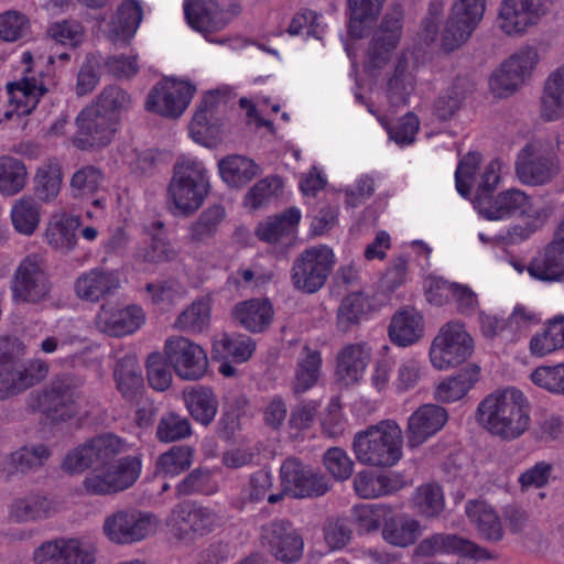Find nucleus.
Here are the masks:
<instances>
[{
  "instance_id": "nucleus-1",
  "label": "nucleus",
  "mask_w": 564,
  "mask_h": 564,
  "mask_svg": "<svg viewBox=\"0 0 564 564\" xmlns=\"http://www.w3.org/2000/svg\"><path fill=\"white\" fill-rule=\"evenodd\" d=\"M124 449L122 440L113 434H102L87 441L70 451L62 463V468L68 473H82L91 468L83 481V487L89 495L106 496L117 494L115 479L107 466Z\"/></svg>"
},
{
  "instance_id": "nucleus-2",
  "label": "nucleus",
  "mask_w": 564,
  "mask_h": 564,
  "mask_svg": "<svg viewBox=\"0 0 564 564\" xmlns=\"http://www.w3.org/2000/svg\"><path fill=\"white\" fill-rule=\"evenodd\" d=\"M530 402L514 387L496 390L486 395L477 406V423L503 441H514L530 426Z\"/></svg>"
},
{
  "instance_id": "nucleus-3",
  "label": "nucleus",
  "mask_w": 564,
  "mask_h": 564,
  "mask_svg": "<svg viewBox=\"0 0 564 564\" xmlns=\"http://www.w3.org/2000/svg\"><path fill=\"white\" fill-rule=\"evenodd\" d=\"M352 449L362 465L391 467L402 457V431L394 421H380L355 435Z\"/></svg>"
},
{
  "instance_id": "nucleus-4",
  "label": "nucleus",
  "mask_w": 564,
  "mask_h": 564,
  "mask_svg": "<svg viewBox=\"0 0 564 564\" xmlns=\"http://www.w3.org/2000/svg\"><path fill=\"white\" fill-rule=\"evenodd\" d=\"M209 189L207 171L202 162L195 160L176 162L167 186V195L183 215L197 210Z\"/></svg>"
},
{
  "instance_id": "nucleus-5",
  "label": "nucleus",
  "mask_w": 564,
  "mask_h": 564,
  "mask_svg": "<svg viewBox=\"0 0 564 564\" xmlns=\"http://www.w3.org/2000/svg\"><path fill=\"white\" fill-rule=\"evenodd\" d=\"M333 250L318 245L303 250L293 261L291 282L296 291L314 294L326 284L335 265Z\"/></svg>"
},
{
  "instance_id": "nucleus-6",
  "label": "nucleus",
  "mask_w": 564,
  "mask_h": 564,
  "mask_svg": "<svg viewBox=\"0 0 564 564\" xmlns=\"http://www.w3.org/2000/svg\"><path fill=\"white\" fill-rule=\"evenodd\" d=\"M474 351V340L466 332L464 324L448 322L441 327L432 341L430 358L432 365L440 370L460 365Z\"/></svg>"
},
{
  "instance_id": "nucleus-7",
  "label": "nucleus",
  "mask_w": 564,
  "mask_h": 564,
  "mask_svg": "<svg viewBox=\"0 0 564 564\" xmlns=\"http://www.w3.org/2000/svg\"><path fill=\"white\" fill-rule=\"evenodd\" d=\"M259 540L268 554L283 564H295L303 556V536L289 519H273L261 525Z\"/></svg>"
},
{
  "instance_id": "nucleus-8",
  "label": "nucleus",
  "mask_w": 564,
  "mask_h": 564,
  "mask_svg": "<svg viewBox=\"0 0 564 564\" xmlns=\"http://www.w3.org/2000/svg\"><path fill=\"white\" fill-rule=\"evenodd\" d=\"M486 10V0H457L451 10L442 33L444 52L459 48L470 37Z\"/></svg>"
},
{
  "instance_id": "nucleus-9",
  "label": "nucleus",
  "mask_w": 564,
  "mask_h": 564,
  "mask_svg": "<svg viewBox=\"0 0 564 564\" xmlns=\"http://www.w3.org/2000/svg\"><path fill=\"white\" fill-rule=\"evenodd\" d=\"M155 525V517L152 513L135 508H127L107 516L102 530L112 543L132 544L153 533Z\"/></svg>"
},
{
  "instance_id": "nucleus-10",
  "label": "nucleus",
  "mask_w": 564,
  "mask_h": 564,
  "mask_svg": "<svg viewBox=\"0 0 564 564\" xmlns=\"http://www.w3.org/2000/svg\"><path fill=\"white\" fill-rule=\"evenodd\" d=\"M82 381L70 375L58 376L37 397L39 411L52 422H66L76 414L75 399Z\"/></svg>"
},
{
  "instance_id": "nucleus-11",
  "label": "nucleus",
  "mask_w": 564,
  "mask_h": 564,
  "mask_svg": "<svg viewBox=\"0 0 564 564\" xmlns=\"http://www.w3.org/2000/svg\"><path fill=\"white\" fill-rule=\"evenodd\" d=\"M555 0H503L499 10L501 30L509 36H521L549 14Z\"/></svg>"
},
{
  "instance_id": "nucleus-12",
  "label": "nucleus",
  "mask_w": 564,
  "mask_h": 564,
  "mask_svg": "<svg viewBox=\"0 0 564 564\" xmlns=\"http://www.w3.org/2000/svg\"><path fill=\"white\" fill-rule=\"evenodd\" d=\"M164 356L175 373L184 380H199L208 369L202 346L184 336H171L164 343Z\"/></svg>"
},
{
  "instance_id": "nucleus-13",
  "label": "nucleus",
  "mask_w": 564,
  "mask_h": 564,
  "mask_svg": "<svg viewBox=\"0 0 564 564\" xmlns=\"http://www.w3.org/2000/svg\"><path fill=\"white\" fill-rule=\"evenodd\" d=\"M284 492L292 498H317L330 490L328 478L305 466L300 459L286 458L280 468Z\"/></svg>"
},
{
  "instance_id": "nucleus-14",
  "label": "nucleus",
  "mask_w": 564,
  "mask_h": 564,
  "mask_svg": "<svg viewBox=\"0 0 564 564\" xmlns=\"http://www.w3.org/2000/svg\"><path fill=\"white\" fill-rule=\"evenodd\" d=\"M402 20L403 11L399 4L383 17L367 50L364 63L367 73L379 70L388 63L391 52L400 41Z\"/></svg>"
},
{
  "instance_id": "nucleus-15",
  "label": "nucleus",
  "mask_w": 564,
  "mask_h": 564,
  "mask_svg": "<svg viewBox=\"0 0 564 564\" xmlns=\"http://www.w3.org/2000/svg\"><path fill=\"white\" fill-rule=\"evenodd\" d=\"M196 88L188 82L166 79L149 93L145 108L166 118L176 119L188 107Z\"/></svg>"
},
{
  "instance_id": "nucleus-16",
  "label": "nucleus",
  "mask_w": 564,
  "mask_h": 564,
  "mask_svg": "<svg viewBox=\"0 0 564 564\" xmlns=\"http://www.w3.org/2000/svg\"><path fill=\"white\" fill-rule=\"evenodd\" d=\"M216 521L217 517L210 509L192 502H182L172 510L170 524L173 535L188 545L197 538L212 532Z\"/></svg>"
},
{
  "instance_id": "nucleus-17",
  "label": "nucleus",
  "mask_w": 564,
  "mask_h": 564,
  "mask_svg": "<svg viewBox=\"0 0 564 564\" xmlns=\"http://www.w3.org/2000/svg\"><path fill=\"white\" fill-rule=\"evenodd\" d=\"M539 61L538 51L527 47L510 56L489 79L491 93L498 98H506L523 84Z\"/></svg>"
},
{
  "instance_id": "nucleus-18",
  "label": "nucleus",
  "mask_w": 564,
  "mask_h": 564,
  "mask_svg": "<svg viewBox=\"0 0 564 564\" xmlns=\"http://www.w3.org/2000/svg\"><path fill=\"white\" fill-rule=\"evenodd\" d=\"M76 124L73 143L77 149L87 151L108 145L118 123L90 105L79 112Z\"/></svg>"
},
{
  "instance_id": "nucleus-19",
  "label": "nucleus",
  "mask_w": 564,
  "mask_h": 564,
  "mask_svg": "<svg viewBox=\"0 0 564 564\" xmlns=\"http://www.w3.org/2000/svg\"><path fill=\"white\" fill-rule=\"evenodd\" d=\"M47 275L36 256H29L15 270L12 282V295L15 302L40 303L50 293Z\"/></svg>"
},
{
  "instance_id": "nucleus-20",
  "label": "nucleus",
  "mask_w": 564,
  "mask_h": 564,
  "mask_svg": "<svg viewBox=\"0 0 564 564\" xmlns=\"http://www.w3.org/2000/svg\"><path fill=\"white\" fill-rule=\"evenodd\" d=\"M516 173L523 184L542 185L555 174L554 155L539 140L528 143L518 154Z\"/></svg>"
},
{
  "instance_id": "nucleus-21",
  "label": "nucleus",
  "mask_w": 564,
  "mask_h": 564,
  "mask_svg": "<svg viewBox=\"0 0 564 564\" xmlns=\"http://www.w3.org/2000/svg\"><path fill=\"white\" fill-rule=\"evenodd\" d=\"M474 207L488 220H501L528 215L531 198L521 189L508 188L488 197L474 198Z\"/></svg>"
},
{
  "instance_id": "nucleus-22",
  "label": "nucleus",
  "mask_w": 564,
  "mask_h": 564,
  "mask_svg": "<svg viewBox=\"0 0 564 564\" xmlns=\"http://www.w3.org/2000/svg\"><path fill=\"white\" fill-rule=\"evenodd\" d=\"M47 370V365L41 360L29 364H3L0 366V400H6L33 387L44 379Z\"/></svg>"
},
{
  "instance_id": "nucleus-23",
  "label": "nucleus",
  "mask_w": 564,
  "mask_h": 564,
  "mask_svg": "<svg viewBox=\"0 0 564 564\" xmlns=\"http://www.w3.org/2000/svg\"><path fill=\"white\" fill-rule=\"evenodd\" d=\"M31 69L17 82L7 84V90L11 104L15 105L13 110L4 112V119L11 120L14 115L18 117L30 115L37 106L40 99L48 91L43 73L39 76L30 75Z\"/></svg>"
},
{
  "instance_id": "nucleus-24",
  "label": "nucleus",
  "mask_w": 564,
  "mask_h": 564,
  "mask_svg": "<svg viewBox=\"0 0 564 564\" xmlns=\"http://www.w3.org/2000/svg\"><path fill=\"white\" fill-rule=\"evenodd\" d=\"M143 323V310L135 304L122 308L102 304L95 318L96 327L111 337H123L133 334Z\"/></svg>"
},
{
  "instance_id": "nucleus-25",
  "label": "nucleus",
  "mask_w": 564,
  "mask_h": 564,
  "mask_svg": "<svg viewBox=\"0 0 564 564\" xmlns=\"http://www.w3.org/2000/svg\"><path fill=\"white\" fill-rule=\"evenodd\" d=\"M419 556L431 557L436 554H455L475 560L487 557V551L473 541L452 533H435L423 539L415 547Z\"/></svg>"
},
{
  "instance_id": "nucleus-26",
  "label": "nucleus",
  "mask_w": 564,
  "mask_h": 564,
  "mask_svg": "<svg viewBox=\"0 0 564 564\" xmlns=\"http://www.w3.org/2000/svg\"><path fill=\"white\" fill-rule=\"evenodd\" d=\"M36 564H93L91 550L83 549L78 540H56L42 544L34 553Z\"/></svg>"
},
{
  "instance_id": "nucleus-27",
  "label": "nucleus",
  "mask_w": 564,
  "mask_h": 564,
  "mask_svg": "<svg viewBox=\"0 0 564 564\" xmlns=\"http://www.w3.org/2000/svg\"><path fill=\"white\" fill-rule=\"evenodd\" d=\"M447 411L437 404L421 405L408 420V442L415 447L437 433L447 422Z\"/></svg>"
},
{
  "instance_id": "nucleus-28",
  "label": "nucleus",
  "mask_w": 564,
  "mask_h": 564,
  "mask_svg": "<svg viewBox=\"0 0 564 564\" xmlns=\"http://www.w3.org/2000/svg\"><path fill=\"white\" fill-rule=\"evenodd\" d=\"M237 324L252 334L267 332L274 318V308L268 297H254L237 303L232 308Z\"/></svg>"
},
{
  "instance_id": "nucleus-29",
  "label": "nucleus",
  "mask_w": 564,
  "mask_h": 564,
  "mask_svg": "<svg viewBox=\"0 0 564 564\" xmlns=\"http://www.w3.org/2000/svg\"><path fill=\"white\" fill-rule=\"evenodd\" d=\"M120 288V279L116 271L94 268L82 274L75 282V292L82 300L98 302L113 294Z\"/></svg>"
},
{
  "instance_id": "nucleus-30",
  "label": "nucleus",
  "mask_w": 564,
  "mask_h": 564,
  "mask_svg": "<svg viewBox=\"0 0 564 564\" xmlns=\"http://www.w3.org/2000/svg\"><path fill=\"white\" fill-rule=\"evenodd\" d=\"M225 218L226 209L223 205L207 207L187 227L186 241L195 248L214 245Z\"/></svg>"
},
{
  "instance_id": "nucleus-31",
  "label": "nucleus",
  "mask_w": 564,
  "mask_h": 564,
  "mask_svg": "<svg viewBox=\"0 0 564 564\" xmlns=\"http://www.w3.org/2000/svg\"><path fill=\"white\" fill-rule=\"evenodd\" d=\"M184 13L188 24L202 33L219 31L228 23L227 14L215 0H187Z\"/></svg>"
},
{
  "instance_id": "nucleus-32",
  "label": "nucleus",
  "mask_w": 564,
  "mask_h": 564,
  "mask_svg": "<svg viewBox=\"0 0 564 564\" xmlns=\"http://www.w3.org/2000/svg\"><path fill=\"white\" fill-rule=\"evenodd\" d=\"M527 271L530 276L542 282H563L564 249L546 243L530 260Z\"/></svg>"
},
{
  "instance_id": "nucleus-33",
  "label": "nucleus",
  "mask_w": 564,
  "mask_h": 564,
  "mask_svg": "<svg viewBox=\"0 0 564 564\" xmlns=\"http://www.w3.org/2000/svg\"><path fill=\"white\" fill-rule=\"evenodd\" d=\"M413 70L414 65L410 56L406 53L400 54L387 83V96L392 106L408 104L416 86V77Z\"/></svg>"
},
{
  "instance_id": "nucleus-34",
  "label": "nucleus",
  "mask_w": 564,
  "mask_h": 564,
  "mask_svg": "<svg viewBox=\"0 0 564 564\" xmlns=\"http://www.w3.org/2000/svg\"><path fill=\"white\" fill-rule=\"evenodd\" d=\"M423 317L412 307L397 311L388 327L390 340L400 347H408L417 343L423 336Z\"/></svg>"
},
{
  "instance_id": "nucleus-35",
  "label": "nucleus",
  "mask_w": 564,
  "mask_h": 564,
  "mask_svg": "<svg viewBox=\"0 0 564 564\" xmlns=\"http://www.w3.org/2000/svg\"><path fill=\"white\" fill-rule=\"evenodd\" d=\"M113 378L118 391L129 402H139L144 391L141 366L133 355H126L117 361Z\"/></svg>"
},
{
  "instance_id": "nucleus-36",
  "label": "nucleus",
  "mask_w": 564,
  "mask_h": 564,
  "mask_svg": "<svg viewBox=\"0 0 564 564\" xmlns=\"http://www.w3.org/2000/svg\"><path fill=\"white\" fill-rule=\"evenodd\" d=\"M480 368L476 364H470L460 369L457 373L442 381L434 397L438 402H455L463 399L469 390L478 382Z\"/></svg>"
},
{
  "instance_id": "nucleus-37",
  "label": "nucleus",
  "mask_w": 564,
  "mask_h": 564,
  "mask_svg": "<svg viewBox=\"0 0 564 564\" xmlns=\"http://www.w3.org/2000/svg\"><path fill=\"white\" fill-rule=\"evenodd\" d=\"M369 352L360 344L345 346L337 355L336 372L346 386L359 381L368 361Z\"/></svg>"
},
{
  "instance_id": "nucleus-38",
  "label": "nucleus",
  "mask_w": 564,
  "mask_h": 564,
  "mask_svg": "<svg viewBox=\"0 0 564 564\" xmlns=\"http://www.w3.org/2000/svg\"><path fill=\"white\" fill-rule=\"evenodd\" d=\"M223 181L230 187H241L260 174V166L251 159L230 154L218 162Z\"/></svg>"
},
{
  "instance_id": "nucleus-39",
  "label": "nucleus",
  "mask_w": 564,
  "mask_h": 564,
  "mask_svg": "<svg viewBox=\"0 0 564 564\" xmlns=\"http://www.w3.org/2000/svg\"><path fill=\"white\" fill-rule=\"evenodd\" d=\"M371 307L370 299L364 292H352L346 295L337 308V329L345 334L352 330L371 311Z\"/></svg>"
},
{
  "instance_id": "nucleus-40",
  "label": "nucleus",
  "mask_w": 564,
  "mask_h": 564,
  "mask_svg": "<svg viewBox=\"0 0 564 564\" xmlns=\"http://www.w3.org/2000/svg\"><path fill=\"white\" fill-rule=\"evenodd\" d=\"M384 0H348V33L354 39H362L377 20Z\"/></svg>"
},
{
  "instance_id": "nucleus-41",
  "label": "nucleus",
  "mask_w": 564,
  "mask_h": 564,
  "mask_svg": "<svg viewBox=\"0 0 564 564\" xmlns=\"http://www.w3.org/2000/svg\"><path fill=\"white\" fill-rule=\"evenodd\" d=\"M420 533L421 527L419 521L406 516L397 514L393 509L390 508V514L382 529V536L388 543L394 546L405 547L413 544Z\"/></svg>"
},
{
  "instance_id": "nucleus-42",
  "label": "nucleus",
  "mask_w": 564,
  "mask_h": 564,
  "mask_svg": "<svg viewBox=\"0 0 564 564\" xmlns=\"http://www.w3.org/2000/svg\"><path fill=\"white\" fill-rule=\"evenodd\" d=\"M466 514L478 530L479 535L491 542L500 541L502 527L498 514L487 505L478 501L466 503Z\"/></svg>"
},
{
  "instance_id": "nucleus-43",
  "label": "nucleus",
  "mask_w": 564,
  "mask_h": 564,
  "mask_svg": "<svg viewBox=\"0 0 564 564\" xmlns=\"http://www.w3.org/2000/svg\"><path fill=\"white\" fill-rule=\"evenodd\" d=\"M541 112L549 121L558 119L564 112V65L554 70L545 82Z\"/></svg>"
},
{
  "instance_id": "nucleus-44",
  "label": "nucleus",
  "mask_w": 564,
  "mask_h": 564,
  "mask_svg": "<svg viewBox=\"0 0 564 564\" xmlns=\"http://www.w3.org/2000/svg\"><path fill=\"white\" fill-rule=\"evenodd\" d=\"M186 408L191 416L204 426H208L218 410L216 394L208 387H199L185 394Z\"/></svg>"
},
{
  "instance_id": "nucleus-45",
  "label": "nucleus",
  "mask_w": 564,
  "mask_h": 564,
  "mask_svg": "<svg viewBox=\"0 0 564 564\" xmlns=\"http://www.w3.org/2000/svg\"><path fill=\"white\" fill-rule=\"evenodd\" d=\"M300 219V210L295 207H291L280 215L268 218L264 224H260L256 234L262 241L270 243L276 242L283 236L291 234Z\"/></svg>"
},
{
  "instance_id": "nucleus-46",
  "label": "nucleus",
  "mask_w": 564,
  "mask_h": 564,
  "mask_svg": "<svg viewBox=\"0 0 564 564\" xmlns=\"http://www.w3.org/2000/svg\"><path fill=\"white\" fill-rule=\"evenodd\" d=\"M28 172L24 163L12 156H0V194L13 196L26 184Z\"/></svg>"
},
{
  "instance_id": "nucleus-47",
  "label": "nucleus",
  "mask_w": 564,
  "mask_h": 564,
  "mask_svg": "<svg viewBox=\"0 0 564 564\" xmlns=\"http://www.w3.org/2000/svg\"><path fill=\"white\" fill-rule=\"evenodd\" d=\"M54 511L52 502L40 496L14 501L10 509V519L15 522H29L47 518Z\"/></svg>"
},
{
  "instance_id": "nucleus-48",
  "label": "nucleus",
  "mask_w": 564,
  "mask_h": 564,
  "mask_svg": "<svg viewBox=\"0 0 564 564\" xmlns=\"http://www.w3.org/2000/svg\"><path fill=\"white\" fill-rule=\"evenodd\" d=\"M118 123L119 116L131 106L130 95L117 85L105 87L91 105Z\"/></svg>"
},
{
  "instance_id": "nucleus-49",
  "label": "nucleus",
  "mask_w": 564,
  "mask_h": 564,
  "mask_svg": "<svg viewBox=\"0 0 564 564\" xmlns=\"http://www.w3.org/2000/svg\"><path fill=\"white\" fill-rule=\"evenodd\" d=\"M107 466L120 492L134 485L140 477L142 464L139 456L129 455L117 460H108Z\"/></svg>"
},
{
  "instance_id": "nucleus-50",
  "label": "nucleus",
  "mask_w": 564,
  "mask_h": 564,
  "mask_svg": "<svg viewBox=\"0 0 564 564\" xmlns=\"http://www.w3.org/2000/svg\"><path fill=\"white\" fill-rule=\"evenodd\" d=\"M210 321V307L205 301H195L184 310L174 323L175 328L189 334L206 330Z\"/></svg>"
},
{
  "instance_id": "nucleus-51",
  "label": "nucleus",
  "mask_w": 564,
  "mask_h": 564,
  "mask_svg": "<svg viewBox=\"0 0 564 564\" xmlns=\"http://www.w3.org/2000/svg\"><path fill=\"white\" fill-rule=\"evenodd\" d=\"M79 226V217L63 216L47 229L46 237L50 245L63 251L72 250L77 242L76 230Z\"/></svg>"
},
{
  "instance_id": "nucleus-52",
  "label": "nucleus",
  "mask_w": 564,
  "mask_h": 564,
  "mask_svg": "<svg viewBox=\"0 0 564 564\" xmlns=\"http://www.w3.org/2000/svg\"><path fill=\"white\" fill-rule=\"evenodd\" d=\"M193 462V449L186 445L171 447L160 455L156 462V474L163 476H176L187 470Z\"/></svg>"
},
{
  "instance_id": "nucleus-53",
  "label": "nucleus",
  "mask_w": 564,
  "mask_h": 564,
  "mask_svg": "<svg viewBox=\"0 0 564 564\" xmlns=\"http://www.w3.org/2000/svg\"><path fill=\"white\" fill-rule=\"evenodd\" d=\"M305 357L297 364L295 377L293 381V392L301 394L312 388L318 379L321 367V355L316 350L304 348Z\"/></svg>"
},
{
  "instance_id": "nucleus-54",
  "label": "nucleus",
  "mask_w": 564,
  "mask_h": 564,
  "mask_svg": "<svg viewBox=\"0 0 564 564\" xmlns=\"http://www.w3.org/2000/svg\"><path fill=\"white\" fill-rule=\"evenodd\" d=\"M142 20V8L138 1L123 2L112 22V32L122 40L133 36Z\"/></svg>"
},
{
  "instance_id": "nucleus-55",
  "label": "nucleus",
  "mask_w": 564,
  "mask_h": 564,
  "mask_svg": "<svg viewBox=\"0 0 564 564\" xmlns=\"http://www.w3.org/2000/svg\"><path fill=\"white\" fill-rule=\"evenodd\" d=\"M272 487V476L267 470H258L249 478L248 484L241 489L234 501V507L243 510L248 503L261 501Z\"/></svg>"
},
{
  "instance_id": "nucleus-56",
  "label": "nucleus",
  "mask_w": 564,
  "mask_h": 564,
  "mask_svg": "<svg viewBox=\"0 0 564 564\" xmlns=\"http://www.w3.org/2000/svg\"><path fill=\"white\" fill-rule=\"evenodd\" d=\"M11 219L14 228L23 235H32L40 223L37 203L31 197H22L12 207Z\"/></svg>"
},
{
  "instance_id": "nucleus-57",
  "label": "nucleus",
  "mask_w": 564,
  "mask_h": 564,
  "mask_svg": "<svg viewBox=\"0 0 564 564\" xmlns=\"http://www.w3.org/2000/svg\"><path fill=\"white\" fill-rule=\"evenodd\" d=\"M216 98L217 96L212 91L206 94L192 118L189 132L192 138L197 142H202L207 137L213 135L214 127L210 123V117L208 113L216 108Z\"/></svg>"
},
{
  "instance_id": "nucleus-58",
  "label": "nucleus",
  "mask_w": 564,
  "mask_h": 564,
  "mask_svg": "<svg viewBox=\"0 0 564 564\" xmlns=\"http://www.w3.org/2000/svg\"><path fill=\"white\" fill-rule=\"evenodd\" d=\"M36 196L45 202L56 197L61 189L62 171L58 164H45L39 167L34 178Z\"/></svg>"
},
{
  "instance_id": "nucleus-59",
  "label": "nucleus",
  "mask_w": 564,
  "mask_h": 564,
  "mask_svg": "<svg viewBox=\"0 0 564 564\" xmlns=\"http://www.w3.org/2000/svg\"><path fill=\"white\" fill-rule=\"evenodd\" d=\"M177 251L160 234H152L151 242L135 251V259L147 263L159 264L176 259Z\"/></svg>"
},
{
  "instance_id": "nucleus-60",
  "label": "nucleus",
  "mask_w": 564,
  "mask_h": 564,
  "mask_svg": "<svg viewBox=\"0 0 564 564\" xmlns=\"http://www.w3.org/2000/svg\"><path fill=\"white\" fill-rule=\"evenodd\" d=\"M192 434L187 417L170 412L163 415L156 427V436L161 442L170 443L185 438Z\"/></svg>"
},
{
  "instance_id": "nucleus-61",
  "label": "nucleus",
  "mask_w": 564,
  "mask_h": 564,
  "mask_svg": "<svg viewBox=\"0 0 564 564\" xmlns=\"http://www.w3.org/2000/svg\"><path fill=\"white\" fill-rule=\"evenodd\" d=\"M558 323L550 319L542 333L535 334L530 340V352L533 356L543 357L564 347V339L558 332Z\"/></svg>"
},
{
  "instance_id": "nucleus-62",
  "label": "nucleus",
  "mask_w": 564,
  "mask_h": 564,
  "mask_svg": "<svg viewBox=\"0 0 564 564\" xmlns=\"http://www.w3.org/2000/svg\"><path fill=\"white\" fill-rule=\"evenodd\" d=\"M256 343L252 338L243 335L224 337L215 345L217 352L224 357H231L237 362L247 361L254 351Z\"/></svg>"
},
{
  "instance_id": "nucleus-63",
  "label": "nucleus",
  "mask_w": 564,
  "mask_h": 564,
  "mask_svg": "<svg viewBox=\"0 0 564 564\" xmlns=\"http://www.w3.org/2000/svg\"><path fill=\"white\" fill-rule=\"evenodd\" d=\"M99 63H101V54L93 53L87 55L77 74V96L90 94L96 88L102 73Z\"/></svg>"
},
{
  "instance_id": "nucleus-64",
  "label": "nucleus",
  "mask_w": 564,
  "mask_h": 564,
  "mask_svg": "<svg viewBox=\"0 0 564 564\" xmlns=\"http://www.w3.org/2000/svg\"><path fill=\"white\" fill-rule=\"evenodd\" d=\"M171 365L165 356L152 352L147 359V376L149 384L156 391H165L172 383Z\"/></svg>"
}]
</instances>
